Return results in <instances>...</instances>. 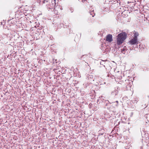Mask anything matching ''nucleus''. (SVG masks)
Returning a JSON list of instances; mask_svg holds the SVG:
<instances>
[{"mask_svg":"<svg viewBox=\"0 0 149 149\" xmlns=\"http://www.w3.org/2000/svg\"><path fill=\"white\" fill-rule=\"evenodd\" d=\"M127 37V34L125 32H123L118 34L117 36L116 41L115 44L116 45H120L123 42Z\"/></svg>","mask_w":149,"mask_h":149,"instance_id":"f257e3e1","label":"nucleus"},{"mask_svg":"<svg viewBox=\"0 0 149 149\" xmlns=\"http://www.w3.org/2000/svg\"><path fill=\"white\" fill-rule=\"evenodd\" d=\"M113 40V36L112 35L109 34L107 35L106 37V41L109 42H111Z\"/></svg>","mask_w":149,"mask_h":149,"instance_id":"f03ea898","label":"nucleus"},{"mask_svg":"<svg viewBox=\"0 0 149 149\" xmlns=\"http://www.w3.org/2000/svg\"><path fill=\"white\" fill-rule=\"evenodd\" d=\"M86 79L88 80H89V81H88V83L89 84L93 82V81H94V80L93 79V77L92 75L88 74L86 76Z\"/></svg>","mask_w":149,"mask_h":149,"instance_id":"7ed1b4c3","label":"nucleus"},{"mask_svg":"<svg viewBox=\"0 0 149 149\" xmlns=\"http://www.w3.org/2000/svg\"><path fill=\"white\" fill-rule=\"evenodd\" d=\"M129 42L131 45H134L138 44L137 39L133 38L129 41Z\"/></svg>","mask_w":149,"mask_h":149,"instance_id":"20e7f679","label":"nucleus"},{"mask_svg":"<svg viewBox=\"0 0 149 149\" xmlns=\"http://www.w3.org/2000/svg\"><path fill=\"white\" fill-rule=\"evenodd\" d=\"M46 6L47 7V8L48 9H52L54 7V3H52V4H51L49 2H48L46 3Z\"/></svg>","mask_w":149,"mask_h":149,"instance_id":"39448f33","label":"nucleus"},{"mask_svg":"<svg viewBox=\"0 0 149 149\" xmlns=\"http://www.w3.org/2000/svg\"><path fill=\"white\" fill-rule=\"evenodd\" d=\"M37 2L40 4L42 5L43 4L47 3L48 1L46 0H37Z\"/></svg>","mask_w":149,"mask_h":149,"instance_id":"423d86ee","label":"nucleus"},{"mask_svg":"<svg viewBox=\"0 0 149 149\" xmlns=\"http://www.w3.org/2000/svg\"><path fill=\"white\" fill-rule=\"evenodd\" d=\"M118 92V91L117 90H115L112 92L111 95L112 96L114 97L117 95Z\"/></svg>","mask_w":149,"mask_h":149,"instance_id":"0eeeda50","label":"nucleus"},{"mask_svg":"<svg viewBox=\"0 0 149 149\" xmlns=\"http://www.w3.org/2000/svg\"><path fill=\"white\" fill-rule=\"evenodd\" d=\"M134 38H136V39H137V37L139 35V33L136 32H134Z\"/></svg>","mask_w":149,"mask_h":149,"instance_id":"6e6552de","label":"nucleus"},{"mask_svg":"<svg viewBox=\"0 0 149 149\" xmlns=\"http://www.w3.org/2000/svg\"><path fill=\"white\" fill-rule=\"evenodd\" d=\"M127 50V48L125 46H124L123 49H121V52L124 54H125V51Z\"/></svg>","mask_w":149,"mask_h":149,"instance_id":"1a4fd4ad","label":"nucleus"},{"mask_svg":"<svg viewBox=\"0 0 149 149\" xmlns=\"http://www.w3.org/2000/svg\"><path fill=\"white\" fill-rule=\"evenodd\" d=\"M101 65H103V66L105 67V65H106V64L107 63L106 62L104 61H102L100 63Z\"/></svg>","mask_w":149,"mask_h":149,"instance_id":"9d476101","label":"nucleus"},{"mask_svg":"<svg viewBox=\"0 0 149 149\" xmlns=\"http://www.w3.org/2000/svg\"><path fill=\"white\" fill-rule=\"evenodd\" d=\"M131 86V85L130 83H129L128 85L126 86V87L127 90L129 89L130 88Z\"/></svg>","mask_w":149,"mask_h":149,"instance_id":"9b49d317","label":"nucleus"},{"mask_svg":"<svg viewBox=\"0 0 149 149\" xmlns=\"http://www.w3.org/2000/svg\"><path fill=\"white\" fill-rule=\"evenodd\" d=\"M90 13V15H92V17H93L95 15V14L94 13L93 10L91 11Z\"/></svg>","mask_w":149,"mask_h":149,"instance_id":"f8f14e48","label":"nucleus"},{"mask_svg":"<svg viewBox=\"0 0 149 149\" xmlns=\"http://www.w3.org/2000/svg\"><path fill=\"white\" fill-rule=\"evenodd\" d=\"M70 11L71 13H72L73 12V11L74 10V9L73 8H70Z\"/></svg>","mask_w":149,"mask_h":149,"instance_id":"ddd939ff","label":"nucleus"},{"mask_svg":"<svg viewBox=\"0 0 149 149\" xmlns=\"http://www.w3.org/2000/svg\"><path fill=\"white\" fill-rule=\"evenodd\" d=\"M94 110H96L97 109V107L96 106H95V107L94 108Z\"/></svg>","mask_w":149,"mask_h":149,"instance_id":"4468645a","label":"nucleus"},{"mask_svg":"<svg viewBox=\"0 0 149 149\" xmlns=\"http://www.w3.org/2000/svg\"><path fill=\"white\" fill-rule=\"evenodd\" d=\"M56 1V0H54V1H52V3H54L55 4Z\"/></svg>","mask_w":149,"mask_h":149,"instance_id":"2eb2a0df","label":"nucleus"},{"mask_svg":"<svg viewBox=\"0 0 149 149\" xmlns=\"http://www.w3.org/2000/svg\"><path fill=\"white\" fill-rule=\"evenodd\" d=\"M116 102H117V104H118V101H116Z\"/></svg>","mask_w":149,"mask_h":149,"instance_id":"dca6fc26","label":"nucleus"},{"mask_svg":"<svg viewBox=\"0 0 149 149\" xmlns=\"http://www.w3.org/2000/svg\"><path fill=\"white\" fill-rule=\"evenodd\" d=\"M87 86V85H86L85 86L86 87Z\"/></svg>","mask_w":149,"mask_h":149,"instance_id":"f3484780","label":"nucleus"}]
</instances>
